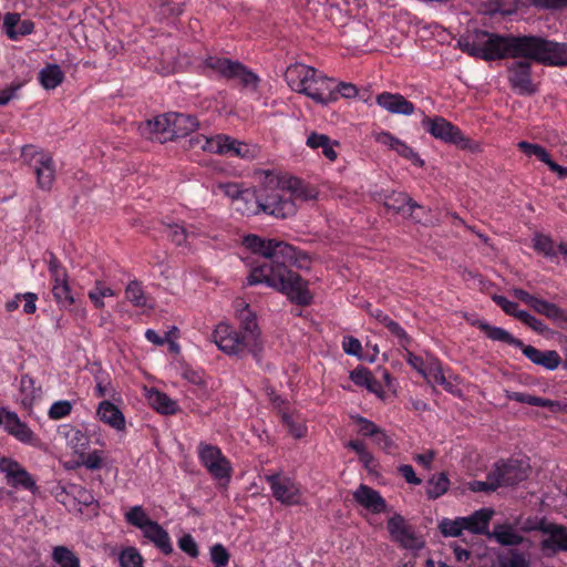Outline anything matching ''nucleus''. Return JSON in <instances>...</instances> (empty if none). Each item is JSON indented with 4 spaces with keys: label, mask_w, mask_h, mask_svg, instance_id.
I'll return each mask as SVG.
<instances>
[{
    "label": "nucleus",
    "mask_w": 567,
    "mask_h": 567,
    "mask_svg": "<svg viewBox=\"0 0 567 567\" xmlns=\"http://www.w3.org/2000/svg\"><path fill=\"white\" fill-rule=\"evenodd\" d=\"M243 245L251 254L261 258L251 266L247 277L249 286L265 284L286 295L298 306H309L312 302L313 297L308 288V281L291 269L296 261L293 246L276 239H264L252 234L244 237Z\"/></svg>",
    "instance_id": "nucleus-1"
},
{
    "label": "nucleus",
    "mask_w": 567,
    "mask_h": 567,
    "mask_svg": "<svg viewBox=\"0 0 567 567\" xmlns=\"http://www.w3.org/2000/svg\"><path fill=\"white\" fill-rule=\"evenodd\" d=\"M522 35L498 34L485 30H477L473 39H463L460 41V48L470 56L482 59L484 61H496L506 58L517 59Z\"/></svg>",
    "instance_id": "nucleus-2"
},
{
    "label": "nucleus",
    "mask_w": 567,
    "mask_h": 567,
    "mask_svg": "<svg viewBox=\"0 0 567 567\" xmlns=\"http://www.w3.org/2000/svg\"><path fill=\"white\" fill-rule=\"evenodd\" d=\"M519 58L529 59L545 66H567V42L542 35H522Z\"/></svg>",
    "instance_id": "nucleus-3"
},
{
    "label": "nucleus",
    "mask_w": 567,
    "mask_h": 567,
    "mask_svg": "<svg viewBox=\"0 0 567 567\" xmlns=\"http://www.w3.org/2000/svg\"><path fill=\"white\" fill-rule=\"evenodd\" d=\"M205 69L212 70L226 80H237L243 89L256 92L261 79L239 61L217 55H208L203 61Z\"/></svg>",
    "instance_id": "nucleus-4"
},
{
    "label": "nucleus",
    "mask_w": 567,
    "mask_h": 567,
    "mask_svg": "<svg viewBox=\"0 0 567 567\" xmlns=\"http://www.w3.org/2000/svg\"><path fill=\"white\" fill-rule=\"evenodd\" d=\"M199 463L208 474L218 482L220 487H227L233 476L231 462L224 455L220 447L206 442H199L197 446Z\"/></svg>",
    "instance_id": "nucleus-5"
},
{
    "label": "nucleus",
    "mask_w": 567,
    "mask_h": 567,
    "mask_svg": "<svg viewBox=\"0 0 567 567\" xmlns=\"http://www.w3.org/2000/svg\"><path fill=\"white\" fill-rule=\"evenodd\" d=\"M421 125L436 140L454 144L461 150L474 152L478 147L476 143L462 133L458 126L442 116H424Z\"/></svg>",
    "instance_id": "nucleus-6"
},
{
    "label": "nucleus",
    "mask_w": 567,
    "mask_h": 567,
    "mask_svg": "<svg viewBox=\"0 0 567 567\" xmlns=\"http://www.w3.org/2000/svg\"><path fill=\"white\" fill-rule=\"evenodd\" d=\"M256 209L254 213L264 212L276 218H288L295 215L297 205L291 199V194L285 187L265 190L264 194L255 196Z\"/></svg>",
    "instance_id": "nucleus-7"
},
{
    "label": "nucleus",
    "mask_w": 567,
    "mask_h": 567,
    "mask_svg": "<svg viewBox=\"0 0 567 567\" xmlns=\"http://www.w3.org/2000/svg\"><path fill=\"white\" fill-rule=\"evenodd\" d=\"M523 530H537L546 536L539 544L544 556L554 557L559 553H567V526L548 522L543 517L535 525L524 527Z\"/></svg>",
    "instance_id": "nucleus-8"
},
{
    "label": "nucleus",
    "mask_w": 567,
    "mask_h": 567,
    "mask_svg": "<svg viewBox=\"0 0 567 567\" xmlns=\"http://www.w3.org/2000/svg\"><path fill=\"white\" fill-rule=\"evenodd\" d=\"M272 497L284 506H298L302 503V487L293 477L275 472L265 475Z\"/></svg>",
    "instance_id": "nucleus-9"
},
{
    "label": "nucleus",
    "mask_w": 567,
    "mask_h": 567,
    "mask_svg": "<svg viewBox=\"0 0 567 567\" xmlns=\"http://www.w3.org/2000/svg\"><path fill=\"white\" fill-rule=\"evenodd\" d=\"M0 474L7 486L16 491H27L31 494L39 492L35 477L17 460L10 456H0Z\"/></svg>",
    "instance_id": "nucleus-10"
},
{
    "label": "nucleus",
    "mask_w": 567,
    "mask_h": 567,
    "mask_svg": "<svg viewBox=\"0 0 567 567\" xmlns=\"http://www.w3.org/2000/svg\"><path fill=\"white\" fill-rule=\"evenodd\" d=\"M22 157L32 165L38 187L42 190H50L55 181V163L52 156L43 151H38L33 145H27L22 148Z\"/></svg>",
    "instance_id": "nucleus-11"
},
{
    "label": "nucleus",
    "mask_w": 567,
    "mask_h": 567,
    "mask_svg": "<svg viewBox=\"0 0 567 567\" xmlns=\"http://www.w3.org/2000/svg\"><path fill=\"white\" fill-rule=\"evenodd\" d=\"M506 64V78L511 89L518 95L530 96L538 91L534 82L529 59H522Z\"/></svg>",
    "instance_id": "nucleus-12"
},
{
    "label": "nucleus",
    "mask_w": 567,
    "mask_h": 567,
    "mask_svg": "<svg viewBox=\"0 0 567 567\" xmlns=\"http://www.w3.org/2000/svg\"><path fill=\"white\" fill-rule=\"evenodd\" d=\"M386 529L391 539L403 549L420 550L424 547V542L416 535L414 527L400 514L388 519Z\"/></svg>",
    "instance_id": "nucleus-13"
},
{
    "label": "nucleus",
    "mask_w": 567,
    "mask_h": 567,
    "mask_svg": "<svg viewBox=\"0 0 567 567\" xmlns=\"http://www.w3.org/2000/svg\"><path fill=\"white\" fill-rule=\"evenodd\" d=\"M491 476L497 488L515 486L528 477V466L519 460H499L491 470Z\"/></svg>",
    "instance_id": "nucleus-14"
},
{
    "label": "nucleus",
    "mask_w": 567,
    "mask_h": 567,
    "mask_svg": "<svg viewBox=\"0 0 567 567\" xmlns=\"http://www.w3.org/2000/svg\"><path fill=\"white\" fill-rule=\"evenodd\" d=\"M213 339L218 349L229 355H240L256 350L251 344H246L240 332L228 323L217 324L213 332Z\"/></svg>",
    "instance_id": "nucleus-15"
},
{
    "label": "nucleus",
    "mask_w": 567,
    "mask_h": 567,
    "mask_svg": "<svg viewBox=\"0 0 567 567\" xmlns=\"http://www.w3.org/2000/svg\"><path fill=\"white\" fill-rule=\"evenodd\" d=\"M375 199L382 202L386 209L393 210L403 217L417 219L414 212L422 208L414 199L402 192H380L375 195Z\"/></svg>",
    "instance_id": "nucleus-16"
},
{
    "label": "nucleus",
    "mask_w": 567,
    "mask_h": 567,
    "mask_svg": "<svg viewBox=\"0 0 567 567\" xmlns=\"http://www.w3.org/2000/svg\"><path fill=\"white\" fill-rule=\"evenodd\" d=\"M138 132L141 136L165 143L173 141L172 124L169 113L157 115L140 124Z\"/></svg>",
    "instance_id": "nucleus-17"
},
{
    "label": "nucleus",
    "mask_w": 567,
    "mask_h": 567,
    "mask_svg": "<svg viewBox=\"0 0 567 567\" xmlns=\"http://www.w3.org/2000/svg\"><path fill=\"white\" fill-rule=\"evenodd\" d=\"M316 70L317 69L303 63H293L287 68L284 76L292 91L307 95Z\"/></svg>",
    "instance_id": "nucleus-18"
},
{
    "label": "nucleus",
    "mask_w": 567,
    "mask_h": 567,
    "mask_svg": "<svg viewBox=\"0 0 567 567\" xmlns=\"http://www.w3.org/2000/svg\"><path fill=\"white\" fill-rule=\"evenodd\" d=\"M307 96L312 99L316 103L327 105L337 101V93L334 90V81L316 70L312 78L311 85L307 92Z\"/></svg>",
    "instance_id": "nucleus-19"
},
{
    "label": "nucleus",
    "mask_w": 567,
    "mask_h": 567,
    "mask_svg": "<svg viewBox=\"0 0 567 567\" xmlns=\"http://www.w3.org/2000/svg\"><path fill=\"white\" fill-rule=\"evenodd\" d=\"M6 432L23 444L32 447H39L41 445L40 437L28 426L27 423L22 422L16 412L7 413Z\"/></svg>",
    "instance_id": "nucleus-20"
},
{
    "label": "nucleus",
    "mask_w": 567,
    "mask_h": 567,
    "mask_svg": "<svg viewBox=\"0 0 567 567\" xmlns=\"http://www.w3.org/2000/svg\"><path fill=\"white\" fill-rule=\"evenodd\" d=\"M34 27L32 20H21L18 12H7L3 16L2 31L11 41H19L21 38L32 34Z\"/></svg>",
    "instance_id": "nucleus-21"
},
{
    "label": "nucleus",
    "mask_w": 567,
    "mask_h": 567,
    "mask_svg": "<svg viewBox=\"0 0 567 567\" xmlns=\"http://www.w3.org/2000/svg\"><path fill=\"white\" fill-rule=\"evenodd\" d=\"M375 103L391 114L412 115L415 105L400 93L383 91L375 96Z\"/></svg>",
    "instance_id": "nucleus-22"
},
{
    "label": "nucleus",
    "mask_w": 567,
    "mask_h": 567,
    "mask_svg": "<svg viewBox=\"0 0 567 567\" xmlns=\"http://www.w3.org/2000/svg\"><path fill=\"white\" fill-rule=\"evenodd\" d=\"M506 398L509 401L528 404L532 406L546 408L551 413L567 414V402L555 401L542 396L532 395L525 392L506 391Z\"/></svg>",
    "instance_id": "nucleus-23"
},
{
    "label": "nucleus",
    "mask_w": 567,
    "mask_h": 567,
    "mask_svg": "<svg viewBox=\"0 0 567 567\" xmlns=\"http://www.w3.org/2000/svg\"><path fill=\"white\" fill-rule=\"evenodd\" d=\"M206 144H208L207 148L213 151L214 154L237 156L244 158L247 157L249 153L247 144L241 143L235 138H231L230 136L225 134H218L217 140L206 142Z\"/></svg>",
    "instance_id": "nucleus-24"
},
{
    "label": "nucleus",
    "mask_w": 567,
    "mask_h": 567,
    "mask_svg": "<svg viewBox=\"0 0 567 567\" xmlns=\"http://www.w3.org/2000/svg\"><path fill=\"white\" fill-rule=\"evenodd\" d=\"M523 354L534 364L540 365L548 371L556 370L561 364V358L556 350L542 351L530 344L520 346Z\"/></svg>",
    "instance_id": "nucleus-25"
},
{
    "label": "nucleus",
    "mask_w": 567,
    "mask_h": 567,
    "mask_svg": "<svg viewBox=\"0 0 567 567\" xmlns=\"http://www.w3.org/2000/svg\"><path fill=\"white\" fill-rule=\"evenodd\" d=\"M353 499L373 514H380L386 511L385 499L377 489L369 485L360 484L353 492Z\"/></svg>",
    "instance_id": "nucleus-26"
},
{
    "label": "nucleus",
    "mask_w": 567,
    "mask_h": 567,
    "mask_svg": "<svg viewBox=\"0 0 567 567\" xmlns=\"http://www.w3.org/2000/svg\"><path fill=\"white\" fill-rule=\"evenodd\" d=\"M239 329L238 332L246 340V344H251L255 349L259 346L260 331L258 329L256 315L246 306L238 311Z\"/></svg>",
    "instance_id": "nucleus-27"
},
{
    "label": "nucleus",
    "mask_w": 567,
    "mask_h": 567,
    "mask_svg": "<svg viewBox=\"0 0 567 567\" xmlns=\"http://www.w3.org/2000/svg\"><path fill=\"white\" fill-rule=\"evenodd\" d=\"M144 538L152 543L163 555L168 556L174 551L168 532L156 520H154L143 532Z\"/></svg>",
    "instance_id": "nucleus-28"
},
{
    "label": "nucleus",
    "mask_w": 567,
    "mask_h": 567,
    "mask_svg": "<svg viewBox=\"0 0 567 567\" xmlns=\"http://www.w3.org/2000/svg\"><path fill=\"white\" fill-rule=\"evenodd\" d=\"M533 248L546 258H556L558 252L567 262V241H560L557 246L554 239L544 234H536L533 238Z\"/></svg>",
    "instance_id": "nucleus-29"
},
{
    "label": "nucleus",
    "mask_w": 567,
    "mask_h": 567,
    "mask_svg": "<svg viewBox=\"0 0 567 567\" xmlns=\"http://www.w3.org/2000/svg\"><path fill=\"white\" fill-rule=\"evenodd\" d=\"M493 511L487 508H482L475 511L470 516L461 517V522L463 523L464 530H468L472 534L476 535H486L488 532V524L492 519Z\"/></svg>",
    "instance_id": "nucleus-30"
},
{
    "label": "nucleus",
    "mask_w": 567,
    "mask_h": 567,
    "mask_svg": "<svg viewBox=\"0 0 567 567\" xmlns=\"http://www.w3.org/2000/svg\"><path fill=\"white\" fill-rule=\"evenodd\" d=\"M532 309L537 313L545 316L559 327L567 328V310L560 308L556 303L537 298Z\"/></svg>",
    "instance_id": "nucleus-31"
},
{
    "label": "nucleus",
    "mask_w": 567,
    "mask_h": 567,
    "mask_svg": "<svg viewBox=\"0 0 567 567\" xmlns=\"http://www.w3.org/2000/svg\"><path fill=\"white\" fill-rule=\"evenodd\" d=\"M96 414L100 420L117 431L125 429V417L121 410L112 402L105 400L99 404Z\"/></svg>",
    "instance_id": "nucleus-32"
},
{
    "label": "nucleus",
    "mask_w": 567,
    "mask_h": 567,
    "mask_svg": "<svg viewBox=\"0 0 567 567\" xmlns=\"http://www.w3.org/2000/svg\"><path fill=\"white\" fill-rule=\"evenodd\" d=\"M487 537L495 539L502 546H518L525 540L524 536L518 534L509 524L495 525Z\"/></svg>",
    "instance_id": "nucleus-33"
},
{
    "label": "nucleus",
    "mask_w": 567,
    "mask_h": 567,
    "mask_svg": "<svg viewBox=\"0 0 567 567\" xmlns=\"http://www.w3.org/2000/svg\"><path fill=\"white\" fill-rule=\"evenodd\" d=\"M306 145L312 150L321 148L323 156L331 162H334L338 157L336 147L340 145L339 142L332 141L326 134H319L317 132L310 133L307 137Z\"/></svg>",
    "instance_id": "nucleus-34"
},
{
    "label": "nucleus",
    "mask_w": 567,
    "mask_h": 567,
    "mask_svg": "<svg viewBox=\"0 0 567 567\" xmlns=\"http://www.w3.org/2000/svg\"><path fill=\"white\" fill-rule=\"evenodd\" d=\"M173 140L184 137L198 127L196 116L183 113H169Z\"/></svg>",
    "instance_id": "nucleus-35"
},
{
    "label": "nucleus",
    "mask_w": 567,
    "mask_h": 567,
    "mask_svg": "<svg viewBox=\"0 0 567 567\" xmlns=\"http://www.w3.org/2000/svg\"><path fill=\"white\" fill-rule=\"evenodd\" d=\"M477 328L485 333V336L493 340V341H499L516 348H519L523 346V341L520 339L515 338L512 336L507 330L492 326L485 321H480L477 324Z\"/></svg>",
    "instance_id": "nucleus-36"
},
{
    "label": "nucleus",
    "mask_w": 567,
    "mask_h": 567,
    "mask_svg": "<svg viewBox=\"0 0 567 567\" xmlns=\"http://www.w3.org/2000/svg\"><path fill=\"white\" fill-rule=\"evenodd\" d=\"M48 270L50 275L51 289L70 285L66 268L62 265V262L53 252H50L49 256Z\"/></svg>",
    "instance_id": "nucleus-37"
},
{
    "label": "nucleus",
    "mask_w": 567,
    "mask_h": 567,
    "mask_svg": "<svg viewBox=\"0 0 567 567\" xmlns=\"http://www.w3.org/2000/svg\"><path fill=\"white\" fill-rule=\"evenodd\" d=\"M150 404L154 410L164 415H174L178 411V404L166 393L152 390L148 395Z\"/></svg>",
    "instance_id": "nucleus-38"
},
{
    "label": "nucleus",
    "mask_w": 567,
    "mask_h": 567,
    "mask_svg": "<svg viewBox=\"0 0 567 567\" xmlns=\"http://www.w3.org/2000/svg\"><path fill=\"white\" fill-rule=\"evenodd\" d=\"M64 72L58 64H48L39 72V82L45 90H54L64 81Z\"/></svg>",
    "instance_id": "nucleus-39"
},
{
    "label": "nucleus",
    "mask_w": 567,
    "mask_h": 567,
    "mask_svg": "<svg viewBox=\"0 0 567 567\" xmlns=\"http://www.w3.org/2000/svg\"><path fill=\"white\" fill-rule=\"evenodd\" d=\"M155 19L158 22L172 21L184 12V3L173 0H163L158 6L154 7Z\"/></svg>",
    "instance_id": "nucleus-40"
},
{
    "label": "nucleus",
    "mask_w": 567,
    "mask_h": 567,
    "mask_svg": "<svg viewBox=\"0 0 567 567\" xmlns=\"http://www.w3.org/2000/svg\"><path fill=\"white\" fill-rule=\"evenodd\" d=\"M21 403L31 406L41 396V388L35 385V380L30 374H22L20 378Z\"/></svg>",
    "instance_id": "nucleus-41"
},
{
    "label": "nucleus",
    "mask_w": 567,
    "mask_h": 567,
    "mask_svg": "<svg viewBox=\"0 0 567 567\" xmlns=\"http://www.w3.org/2000/svg\"><path fill=\"white\" fill-rule=\"evenodd\" d=\"M450 478L445 472L433 474L427 480L426 496L429 499H437L450 488Z\"/></svg>",
    "instance_id": "nucleus-42"
},
{
    "label": "nucleus",
    "mask_w": 567,
    "mask_h": 567,
    "mask_svg": "<svg viewBox=\"0 0 567 567\" xmlns=\"http://www.w3.org/2000/svg\"><path fill=\"white\" fill-rule=\"evenodd\" d=\"M286 190H289L295 203L296 200L308 202L317 198V190L298 178L290 179Z\"/></svg>",
    "instance_id": "nucleus-43"
},
{
    "label": "nucleus",
    "mask_w": 567,
    "mask_h": 567,
    "mask_svg": "<svg viewBox=\"0 0 567 567\" xmlns=\"http://www.w3.org/2000/svg\"><path fill=\"white\" fill-rule=\"evenodd\" d=\"M124 518L128 525L138 528L142 532L154 522L142 505L132 506L124 514Z\"/></svg>",
    "instance_id": "nucleus-44"
},
{
    "label": "nucleus",
    "mask_w": 567,
    "mask_h": 567,
    "mask_svg": "<svg viewBox=\"0 0 567 567\" xmlns=\"http://www.w3.org/2000/svg\"><path fill=\"white\" fill-rule=\"evenodd\" d=\"M52 560L59 567H80L81 561L78 555L69 547L60 545L52 549Z\"/></svg>",
    "instance_id": "nucleus-45"
},
{
    "label": "nucleus",
    "mask_w": 567,
    "mask_h": 567,
    "mask_svg": "<svg viewBox=\"0 0 567 567\" xmlns=\"http://www.w3.org/2000/svg\"><path fill=\"white\" fill-rule=\"evenodd\" d=\"M281 422L288 429L289 434L295 439H302L306 436L308 429L303 419L299 415L285 412L281 414Z\"/></svg>",
    "instance_id": "nucleus-46"
},
{
    "label": "nucleus",
    "mask_w": 567,
    "mask_h": 567,
    "mask_svg": "<svg viewBox=\"0 0 567 567\" xmlns=\"http://www.w3.org/2000/svg\"><path fill=\"white\" fill-rule=\"evenodd\" d=\"M126 299L134 306L140 308L150 307L148 298L142 287V284L137 280L128 282L125 289Z\"/></svg>",
    "instance_id": "nucleus-47"
},
{
    "label": "nucleus",
    "mask_w": 567,
    "mask_h": 567,
    "mask_svg": "<svg viewBox=\"0 0 567 567\" xmlns=\"http://www.w3.org/2000/svg\"><path fill=\"white\" fill-rule=\"evenodd\" d=\"M517 147L526 156H536L542 163H544L547 166L553 161L547 150L539 144L530 143L527 141H520L518 142Z\"/></svg>",
    "instance_id": "nucleus-48"
},
{
    "label": "nucleus",
    "mask_w": 567,
    "mask_h": 567,
    "mask_svg": "<svg viewBox=\"0 0 567 567\" xmlns=\"http://www.w3.org/2000/svg\"><path fill=\"white\" fill-rule=\"evenodd\" d=\"M115 293L113 289L101 280H96L94 287L89 291L87 297L96 309L104 308L103 299L105 297H113Z\"/></svg>",
    "instance_id": "nucleus-49"
},
{
    "label": "nucleus",
    "mask_w": 567,
    "mask_h": 567,
    "mask_svg": "<svg viewBox=\"0 0 567 567\" xmlns=\"http://www.w3.org/2000/svg\"><path fill=\"white\" fill-rule=\"evenodd\" d=\"M499 567H529V561L524 553L517 549H508L505 555L498 556Z\"/></svg>",
    "instance_id": "nucleus-50"
},
{
    "label": "nucleus",
    "mask_w": 567,
    "mask_h": 567,
    "mask_svg": "<svg viewBox=\"0 0 567 567\" xmlns=\"http://www.w3.org/2000/svg\"><path fill=\"white\" fill-rule=\"evenodd\" d=\"M51 293L61 310H69L75 303L70 285L51 289Z\"/></svg>",
    "instance_id": "nucleus-51"
},
{
    "label": "nucleus",
    "mask_w": 567,
    "mask_h": 567,
    "mask_svg": "<svg viewBox=\"0 0 567 567\" xmlns=\"http://www.w3.org/2000/svg\"><path fill=\"white\" fill-rule=\"evenodd\" d=\"M143 557L137 548L130 546L124 548L120 556V567H143Z\"/></svg>",
    "instance_id": "nucleus-52"
},
{
    "label": "nucleus",
    "mask_w": 567,
    "mask_h": 567,
    "mask_svg": "<svg viewBox=\"0 0 567 567\" xmlns=\"http://www.w3.org/2000/svg\"><path fill=\"white\" fill-rule=\"evenodd\" d=\"M80 464L90 471L101 470L104 465L103 452L94 450L91 453H80Z\"/></svg>",
    "instance_id": "nucleus-53"
},
{
    "label": "nucleus",
    "mask_w": 567,
    "mask_h": 567,
    "mask_svg": "<svg viewBox=\"0 0 567 567\" xmlns=\"http://www.w3.org/2000/svg\"><path fill=\"white\" fill-rule=\"evenodd\" d=\"M439 528L442 535L445 537H458L464 530L461 517H456L455 519L443 518L440 522Z\"/></svg>",
    "instance_id": "nucleus-54"
},
{
    "label": "nucleus",
    "mask_w": 567,
    "mask_h": 567,
    "mask_svg": "<svg viewBox=\"0 0 567 567\" xmlns=\"http://www.w3.org/2000/svg\"><path fill=\"white\" fill-rule=\"evenodd\" d=\"M429 373L437 384L443 386L446 392L452 394L460 392L457 386L444 375L440 363H435L433 367H431Z\"/></svg>",
    "instance_id": "nucleus-55"
},
{
    "label": "nucleus",
    "mask_w": 567,
    "mask_h": 567,
    "mask_svg": "<svg viewBox=\"0 0 567 567\" xmlns=\"http://www.w3.org/2000/svg\"><path fill=\"white\" fill-rule=\"evenodd\" d=\"M351 419L358 425L357 432L359 435L372 439L373 435L378 434L380 426L371 420L359 414L351 416Z\"/></svg>",
    "instance_id": "nucleus-56"
},
{
    "label": "nucleus",
    "mask_w": 567,
    "mask_h": 567,
    "mask_svg": "<svg viewBox=\"0 0 567 567\" xmlns=\"http://www.w3.org/2000/svg\"><path fill=\"white\" fill-rule=\"evenodd\" d=\"M167 236L175 245L182 246L187 243L190 236H194V233L182 225L174 224L167 226Z\"/></svg>",
    "instance_id": "nucleus-57"
},
{
    "label": "nucleus",
    "mask_w": 567,
    "mask_h": 567,
    "mask_svg": "<svg viewBox=\"0 0 567 567\" xmlns=\"http://www.w3.org/2000/svg\"><path fill=\"white\" fill-rule=\"evenodd\" d=\"M29 81L30 78L23 80H14L6 89H3L0 92V106L7 105L12 99H14L18 91L21 90Z\"/></svg>",
    "instance_id": "nucleus-58"
},
{
    "label": "nucleus",
    "mask_w": 567,
    "mask_h": 567,
    "mask_svg": "<svg viewBox=\"0 0 567 567\" xmlns=\"http://www.w3.org/2000/svg\"><path fill=\"white\" fill-rule=\"evenodd\" d=\"M385 328L398 339V343L402 349L408 350V348H410L412 338L396 321L392 319Z\"/></svg>",
    "instance_id": "nucleus-59"
},
{
    "label": "nucleus",
    "mask_w": 567,
    "mask_h": 567,
    "mask_svg": "<svg viewBox=\"0 0 567 567\" xmlns=\"http://www.w3.org/2000/svg\"><path fill=\"white\" fill-rule=\"evenodd\" d=\"M230 554L221 544H215L210 547V560L214 567H226L229 563Z\"/></svg>",
    "instance_id": "nucleus-60"
},
{
    "label": "nucleus",
    "mask_w": 567,
    "mask_h": 567,
    "mask_svg": "<svg viewBox=\"0 0 567 567\" xmlns=\"http://www.w3.org/2000/svg\"><path fill=\"white\" fill-rule=\"evenodd\" d=\"M72 411V404L68 400H60L54 403L49 409L48 416L51 420H61L70 415Z\"/></svg>",
    "instance_id": "nucleus-61"
},
{
    "label": "nucleus",
    "mask_w": 567,
    "mask_h": 567,
    "mask_svg": "<svg viewBox=\"0 0 567 567\" xmlns=\"http://www.w3.org/2000/svg\"><path fill=\"white\" fill-rule=\"evenodd\" d=\"M178 548L192 558H197L199 555L198 545L190 534H184L177 540Z\"/></svg>",
    "instance_id": "nucleus-62"
},
{
    "label": "nucleus",
    "mask_w": 567,
    "mask_h": 567,
    "mask_svg": "<svg viewBox=\"0 0 567 567\" xmlns=\"http://www.w3.org/2000/svg\"><path fill=\"white\" fill-rule=\"evenodd\" d=\"M493 301L508 316L518 319V313L522 311L518 309V303L508 300L506 297L495 295Z\"/></svg>",
    "instance_id": "nucleus-63"
},
{
    "label": "nucleus",
    "mask_w": 567,
    "mask_h": 567,
    "mask_svg": "<svg viewBox=\"0 0 567 567\" xmlns=\"http://www.w3.org/2000/svg\"><path fill=\"white\" fill-rule=\"evenodd\" d=\"M372 377V372L364 367H358L350 372L351 381L358 386L365 388V385L371 381Z\"/></svg>",
    "instance_id": "nucleus-64"
}]
</instances>
